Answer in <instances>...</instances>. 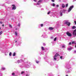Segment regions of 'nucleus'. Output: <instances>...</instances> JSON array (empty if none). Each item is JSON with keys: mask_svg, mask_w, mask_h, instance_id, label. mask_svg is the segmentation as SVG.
<instances>
[{"mask_svg": "<svg viewBox=\"0 0 76 76\" xmlns=\"http://www.w3.org/2000/svg\"><path fill=\"white\" fill-rule=\"evenodd\" d=\"M73 7H73V5L70 6L68 10V12H70L72 10V9L73 8Z\"/></svg>", "mask_w": 76, "mask_h": 76, "instance_id": "nucleus-1", "label": "nucleus"}, {"mask_svg": "<svg viewBox=\"0 0 76 76\" xmlns=\"http://www.w3.org/2000/svg\"><path fill=\"white\" fill-rule=\"evenodd\" d=\"M65 24H66L67 26H70V23L68 22V21H66L65 22Z\"/></svg>", "mask_w": 76, "mask_h": 76, "instance_id": "nucleus-2", "label": "nucleus"}, {"mask_svg": "<svg viewBox=\"0 0 76 76\" xmlns=\"http://www.w3.org/2000/svg\"><path fill=\"white\" fill-rule=\"evenodd\" d=\"M73 34L74 36V37L75 38V37L76 36V29L73 31Z\"/></svg>", "mask_w": 76, "mask_h": 76, "instance_id": "nucleus-3", "label": "nucleus"}, {"mask_svg": "<svg viewBox=\"0 0 76 76\" xmlns=\"http://www.w3.org/2000/svg\"><path fill=\"white\" fill-rule=\"evenodd\" d=\"M66 35L68 36V37H71L72 36V34L68 32L66 33Z\"/></svg>", "mask_w": 76, "mask_h": 76, "instance_id": "nucleus-4", "label": "nucleus"}, {"mask_svg": "<svg viewBox=\"0 0 76 76\" xmlns=\"http://www.w3.org/2000/svg\"><path fill=\"white\" fill-rule=\"evenodd\" d=\"M12 6H13L12 8V10H15V9H16V7L15 5L13 4L12 5Z\"/></svg>", "mask_w": 76, "mask_h": 76, "instance_id": "nucleus-5", "label": "nucleus"}, {"mask_svg": "<svg viewBox=\"0 0 76 76\" xmlns=\"http://www.w3.org/2000/svg\"><path fill=\"white\" fill-rule=\"evenodd\" d=\"M42 0H39L38 1V3H37V5L39 4V3H41V2H42Z\"/></svg>", "mask_w": 76, "mask_h": 76, "instance_id": "nucleus-6", "label": "nucleus"}, {"mask_svg": "<svg viewBox=\"0 0 76 76\" xmlns=\"http://www.w3.org/2000/svg\"><path fill=\"white\" fill-rule=\"evenodd\" d=\"M49 30H53V29H54V28H53L52 27H50L49 28Z\"/></svg>", "mask_w": 76, "mask_h": 76, "instance_id": "nucleus-7", "label": "nucleus"}, {"mask_svg": "<svg viewBox=\"0 0 76 76\" xmlns=\"http://www.w3.org/2000/svg\"><path fill=\"white\" fill-rule=\"evenodd\" d=\"M41 49H42V51H44V50H45L44 48V47H41Z\"/></svg>", "mask_w": 76, "mask_h": 76, "instance_id": "nucleus-8", "label": "nucleus"}, {"mask_svg": "<svg viewBox=\"0 0 76 76\" xmlns=\"http://www.w3.org/2000/svg\"><path fill=\"white\" fill-rule=\"evenodd\" d=\"M70 50H72V47H71L70 48H68V51H70Z\"/></svg>", "mask_w": 76, "mask_h": 76, "instance_id": "nucleus-9", "label": "nucleus"}, {"mask_svg": "<svg viewBox=\"0 0 76 76\" xmlns=\"http://www.w3.org/2000/svg\"><path fill=\"white\" fill-rule=\"evenodd\" d=\"M76 26H74L73 27H72V29H76Z\"/></svg>", "mask_w": 76, "mask_h": 76, "instance_id": "nucleus-10", "label": "nucleus"}, {"mask_svg": "<svg viewBox=\"0 0 76 76\" xmlns=\"http://www.w3.org/2000/svg\"><path fill=\"white\" fill-rule=\"evenodd\" d=\"M62 7H65V5L64 4H62Z\"/></svg>", "mask_w": 76, "mask_h": 76, "instance_id": "nucleus-11", "label": "nucleus"}, {"mask_svg": "<svg viewBox=\"0 0 76 76\" xmlns=\"http://www.w3.org/2000/svg\"><path fill=\"white\" fill-rule=\"evenodd\" d=\"M13 56H16V53H14Z\"/></svg>", "mask_w": 76, "mask_h": 76, "instance_id": "nucleus-12", "label": "nucleus"}, {"mask_svg": "<svg viewBox=\"0 0 76 76\" xmlns=\"http://www.w3.org/2000/svg\"><path fill=\"white\" fill-rule=\"evenodd\" d=\"M58 56V54H56L54 56V57H57V56Z\"/></svg>", "mask_w": 76, "mask_h": 76, "instance_id": "nucleus-13", "label": "nucleus"}, {"mask_svg": "<svg viewBox=\"0 0 76 76\" xmlns=\"http://www.w3.org/2000/svg\"><path fill=\"white\" fill-rule=\"evenodd\" d=\"M15 35L16 36H18V33H17V32H15Z\"/></svg>", "mask_w": 76, "mask_h": 76, "instance_id": "nucleus-14", "label": "nucleus"}, {"mask_svg": "<svg viewBox=\"0 0 76 76\" xmlns=\"http://www.w3.org/2000/svg\"><path fill=\"white\" fill-rule=\"evenodd\" d=\"M56 40H57V37H55L54 39V41H56Z\"/></svg>", "mask_w": 76, "mask_h": 76, "instance_id": "nucleus-15", "label": "nucleus"}, {"mask_svg": "<svg viewBox=\"0 0 76 76\" xmlns=\"http://www.w3.org/2000/svg\"><path fill=\"white\" fill-rule=\"evenodd\" d=\"M9 55L10 56H12V52H10Z\"/></svg>", "mask_w": 76, "mask_h": 76, "instance_id": "nucleus-16", "label": "nucleus"}, {"mask_svg": "<svg viewBox=\"0 0 76 76\" xmlns=\"http://www.w3.org/2000/svg\"><path fill=\"white\" fill-rule=\"evenodd\" d=\"M9 26H10V28H12V25H11L10 24V25H9Z\"/></svg>", "mask_w": 76, "mask_h": 76, "instance_id": "nucleus-17", "label": "nucleus"}, {"mask_svg": "<svg viewBox=\"0 0 76 76\" xmlns=\"http://www.w3.org/2000/svg\"><path fill=\"white\" fill-rule=\"evenodd\" d=\"M2 33H3L2 31H1V32H0V35H1Z\"/></svg>", "mask_w": 76, "mask_h": 76, "instance_id": "nucleus-18", "label": "nucleus"}, {"mask_svg": "<svg viewBox=\"0 0 76 76\" xmlns=\"http://www.w3.org/2000/svg\"><path fill=\"white\" fill-rule=\"evenodd\" d=\"M15 74L14 73H12V76H15Z\"/></svg>", "mask_w": 76, "mask_h": 76, "instance_id": "nucleus-19", "label": "nucleus"}, {"mask_svg": "<svg viewBox=\"0 0 76 76\" xmlns=\"http://www.w3.org/2000/svg\"><path fill=\"white\" fill-rule=\"evenodd\" d=\"M53 6L54 7V6H55V4L53 3Z\"/></svg>", "mask_w": 76, "mask_h": 76, "instance_id": "nucleus-20", "label": "nucleus"}, {"mask_svg": "<svg viewBox=\"0 0 76 76\" xmlns=\"http://www.w3.org/2000/svg\"><path fill=\"white\" fill-rule=\"evenodd\" d=\"M66 7H68V4H66L65 6Z\"/></svg>", "mask_w": 76, "mask_h": 76, "instance_id": "nucleus-21", "label": "nucleus"}, {"mask_svg": "<svg viewBox=\"0 0 76 76\" xmlns=\"http://www.w3.org/2000/svg\"><path fill=\"white\" fill-rule=\"evenodd\" d=\"M2 69L3 70H5V68H2Z\"/></svg>", "mask_w": 76, "mask_h": 76, "instance_id": "nucleus-22", "label": "nucleus"}, {"mask_svg": "<svg viewBox=\"0 0 76 76\" xmlns=\"http://www.w3.org/2000/svg\"><path fill=\"white\" fill-rule=\"evenodd\" d=\"M23 73H24V72L23 71L21 72V74L22 75V74H23Z\"/></svg>", "mask_w": 76, "mask_h": 76, "instance_id": "nucleus-23", "label": "nucleus"}, {"mask_svg": "<svg viewBox=\"0 0 76 76\" xmlns=\"http://www.w3.org/2000/svg\"><path fill=\"white\" fill-rule=\"evenodd\" d=\"M60 13H61L60 15H61V16H62V15H63L62 13L61 12H60Z\"/></svg>", "mask_w": 76, "mask_h": 76, "instance_id": "nucleus-24", "label": "nucleus"}, {"mask_svg": "<svg viewBox=\"0 0 76 76\" xmlns=\"http://www.w3.org/2000/svg\"><path fill=\"white\" fill-rule=\"evenodd\" d=\"M50 13H51V12H49L48 13V15H49Z\"/></svg>", "mask_w": 76, "mask_h": 76, "instance_id": "nucleus-25", "label": "nucleus"}, {"mask_svg": "<svg viewBox=\"0 0 76 76\" xmlns=\"http://www.w3.org/2000/svg\"><path fill=\"white\" fill-rule=\"evenodd\" d=\"M55 57H54V59L55 60H56V58H55Z\"/></svg>", "mask_w": 76, "mask_h": 76, "instance_id": "nucleus-26", "label": "nucleus"}, {"mask_svg": "<svg viewBox=\"0 0 76 76\" xmlns=\"http://www.w3.org/2000/svg\"><path fill=\"white\" fill-rule=\"evenodd\" d=\"M41 26L42 27V26H43V24H41Z\"/></svg>", "mask_w": 76, "mask_h": 76, "instance_id": "nucleus-27", "label": "nucleus"}, {"mask_svg": "<svg viewBox=\"0 0 76 76\" xmlns=\"http://www.w3.org/2000/svg\"><path fill=\"white\" fill-rule=\"evenodd\" d=\"M18 26H20V24H18Z\"/></svg>", "mask_w": 76, "mask_h": 76, "instance_id": "nucleus-28", "label": "nucleus"}, {"mask_svg": "<svg viewBox=\"0 0 76 76\" xmlns=\"http://www.w3.org/2000/svg\"><path fill=\"white\" fill-rule=\"evenodd\" d=\"M63 57L62 56H60V58L61 59H62V58Z\"/></svg>", "mask_w": 76, "mask_h": 76, "instance_id": "nucleus-29", "label": "nucleus"}, {"mask_svg": "<svg viewBox=\"0 0 76 76\" xmlns=\"http://www.w3.org/2000/svg\"><path fill=\"white\" fill-rule=\"evenodd\" d=\"M69 45H71L72 44V43L71 42H70L69 43Z\"/></svg>", "mask_w": 76, "mask_h": 76, "instance_id": "nucleus-30", "label": "nucleus"}, {"mask_svg": "<svg viewBox=\"0 0 76 76\" xmlns=\"http://www.w3.org/2000/svg\"><path fill=\"white\" fill-rule=\"evenodd\" d=\"M39 61H36L37 63H39Z\"/></svg>", "mask_w": 76, "mask_h": 76, "instance_id": "nucleus-31", "label": "nucleus"}, {"mask_svg": "<svg viewBox=\"0 0 76 76\" xmlns=\"http://www.w3.org/2000/svg\"><path fill=\"white\" fill-rule=\"evenodd\" d=\"M62 47H63V48H64V47H65V46L63 45V46H62Z\"/></svg>", "mask_w": 76, "mask_h": 76, "instance_id": "nucleus-32", "label": "nucleus"}, {"mask_svg": "<svg viewBox=\"0 0 76 76\" xmlns=\"http://www.w3.org/2000/svg\"><path fill=\"white\" fill-rule=\"evenodd\" d=\"M53 2H54V0H51Z\"/></svg>", "mask_w": 76, "mask_h": 76, "instance_id": "nucleus-33", "label": "nucleus"}, {"mask_svg": "<svg viewBox=\"0 0 76 76\" xmlns=\"http://www.w3.org/2000/svg\"><path fill=\"white\" fill-rule=\"evenodd\" d=\"M56 7H58V5H56Z\"/></svg>", "mask_w": 76, "mask_h": 76, "instance_id": "nucleus-34", "label": "nucleus"}, {"mask_svg": "<svg viewBox=\"0 0 76 76\" xmlns=\"http://www.w3.org/2000/svg\"><path fill=\"white\" fill-rule=\"evenodd\" d=\"M0 23H1V24H2V22H1V21H0Z\"/></svg>", "mask_w": 76, "mask_h": 76, "instance_id": "nucleus-35", "label": "nucleus"}, {"mask_svg": "<svg viewBox=\"0 0 76 76\" xmlns=\"http://www.w3.org/2000/svg\"><path fill=\"white\" fill-rule=\"evenodd\" d=\"M74 53H76V50L74 51Z\"/></svg>", "mask_w": 76, "mask_h": 76, "instance_id": "nucleus-36", "label": "nucleus"}, {"mask_svg": "<svg viewBox=\"0 0 76 76\" xmlns=\"http://www.w3.org/2000/svg\"><path fill=\"white\" fill-rule=\"evenodd\" d=\"M33 0L34 1H35V2L37 1L36 0Z\"/></svg>", "mask_w": 76, "mask_h": 76, "instance_id": "nucleus-37", "label": "nucleus"}, {"mask_svg": "<svg viewBox=\"0 0 76 76\" xmlns=\"http://www.w3.org/2000/svg\"><path fill=\"white\" fill-rule=\"evenodd\" d=\"M2 26H4V24L2 25Z\"/></svg>", "mask_w": 76, "mask_h": 76, "instance_id": "nucleus-38", "label": "nucleus"}, {"mask_svg": "<svg viewBox=\"0 0 76 76\" xmlns=\"http://www.w3.org/2000/svg\"><path fill=\"white\" fill-rule=\"evenodd\" d=\"M26 76H29V75H26Z\"/></svg>", "mask_w": 76, "mask_h": 76, "instance_id": "nucleus-39", "label": "nucleus"}, {"mask_svg": "<svg viewBox=\"0 0 76 76\" xmlns=\"http://www.w3.org/2000/svg\"><path fill=\"white\" fill-rule=\"evenodd\" d=\"M75 47L76 48V44H75Z\"/></svg>", "mask_w": 76, "mask_h": 76, "instance_id": "nucleus-40", "label": "nucleus"}, {"mask_svg": "<svg viewBox=\"0 0 76 76\" xmlns=\"http://www.w3.org/2000/svg\"><path fill=\"white\" fill-rule=\"evenodd\" d=\"M18 29V28H16V30H17Z\"/></svg>", "mask_w": 76, "mask_h": 76, "instance_id": "nucleus-41", "label": "nucleus"}, {"mask_svg": "<svg viewBox=\"0 0 76 76\" xmlns=\"http://www.w3.org/2000/svg\"><path fill=\"white\" fill-rule=\"evenodd\" d=\"M66 76H68V75H66Z\"/></svg>", "mask_w": 76, "mask_h": 76, "instance_id": "nucleus-42", "label": "nucleus"}, {"mask_svg": "<svg viewBox=\"0 0 76 76\" xmlns=\"http://www.w3.org/2000/svg\"><path fill=\"white\" fill-rule=\"evenodd\" d=\"M15 42H17V41H15Z\"/></svg>", "mask_w": 76, "mask_h": 76, "instance_id": "nucleus-43", "label": "nucleus"}, {"mask_svg": "<svg viewBox=\"0 0 76 76\" xmlns=\"http://www.w3.org/2000/svg\"><path fill=\"white\" fill-rule=\"evenodd\" d=\"M0 29H1V28H0Z\"/></svg>", "mask_w": 76, "mask_h": 76, "instance_id": "nucleus-44", "label": "nucleus"}, {"mask_svg": "<svg viewBox=\"0 0 76 76\" xmlns=\"http://www.w3.org/2000/svg\"><path fill=\"white\" fill-rule=\"evenodd\" d=\"M16 76V75H15V76Z\"/></svg>", "mask_w": 76, "mask_h": 76, "instance_id": "nucleus-45", "label": "nucleus"}, {"mask_svg": "<svg viewBox=\"0 0 76 76\" xmlns=\"http://www.w3.org/2000/svg\"><path fill=\"white\" fill-rule=\"evenodd\" d=\"M6 56V54H5Z\"/></svg>", "mask_w": 76, "mask_h": 76, "instance_id": "nucleus-46", "label": "nucleus"}]
</instances>
